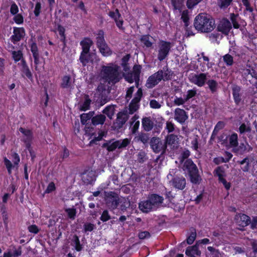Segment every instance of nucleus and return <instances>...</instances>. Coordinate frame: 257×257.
<instances>
[{"instance_id":"nucleus-1","label":"nucleus","mask_w":257,"mask_h":257,"mask_svg":"<svg viewBox=\"0 0 257 257\" xmlns=\"http://www.w3.org/2000/svg\"><path fill=\"white\" fill-rule=\"evenodd\" d=\"M193 25L195 29L200 33H209L215 28L214 19L206 13H200L196 16Z\"/></svg>"},{"instance_id":"nucleus-2","label":"nucleus","mask_w":257,"mask_h":257,"mask_svg":"<svg viewBox=\"0 0 257 257\" xmlns=\"http://www.w3.org/2000/svg\"><path fill=\"white\" fill-rule=\"evenodd\" d=\"M174 75V72L169 68L167 65L164 66L162 69L159 70L156 73L150 76L147 80L146 86L149 89L153 88L162 80L167 81L171 80Z\"/></svg>"},{"instance_id":"nucleus-3","label":"nucleus","mask_w":257,"mask_h":257,"mask_svg":"<svg viewBox=\"0 0 257 257\" xmlns=\"http://www.w3.org/2000/svg\"><path fill=\"white\" fill-rule=\"evenodd\" d=\"M102 74L103 78L109 84H115L122 78L117 65L103 66Z\"/></svg>"},{"instance_id":"nucleus-4","label":"nucleus","mask_w":257,"mask_h":257,"mask_svg":"<svg viewBox=\"0 0 257 257\" xmlns=\"http://www.w3.org/2000/svg\"><path fill=\"white\" fill-rule=\"evenodd\" d=\"M96 39V46L101 54L104 56L111 55L112 51L105 41L104 33L102 30H98Z\"/></svg>"},{"instance_id":"nucleus-5","label":"nucleus","mask_w":257,"mask_h":257,"mask_svg":"<svg viewBox=\"0 0 257 257\" xmlns=\"http://www.w3.org/2000/svg\"><path fill=\"white\" fill-rule=\"evenodd\" d=\"M172 45L169 41L160 40L157 58L160 61H163L169 54Z\"/></svg>"},{"instance_id":"nucleus-6","label":"nucleus","mask_w":257,"mask_h":257,"mask_svg":"<svg viewBox=\"0 0 257 257\" xmlns=\"http://www.w3.org/2000/svg\"><path fill=\"white\" fill-rule=\"evenodd\" d=\"M214 176L218 177V182L221 183L226 190H229L231 187V183L227 182L224 178L225 172L222 166H218L213 171Z\"/></svg>"},{"instance_id":"nucleus-7","label":"nucleus","mask_w":257,"mask_h":257,"mask_svg":"<svg viewBox=\"0 0 257 257\" xmlns=\"http://www.w3.org/2000/svg\"><path fill=\"white\" fill-rule=\"evenodd\" d=\"M150 145L153 151L156 153L162 152L164 153L166 152L167 147L164 143L159 138L153 137L150 142Z\"/></svg>"},{"instance_id":"nucleus-8","label":"nucleus","mask_w":257,"mask_h":257,"mask_svg":"<svg viewBox=\"0 0 257 257\" xmlns=\"http://www.w3.org/2000/svg\"><path fill=\"white\" fill-rule=\"evenodd\" d=\"M119 201V198L114 192L110 191L105 194V202L110 208L116 209L118 206Z\"/></svg>"},{"instance_id":"nucleus-9","label":"nucleus","mask_w":257,"mask_h":257,"mask_svg":"<svg viewBox=\"0 0 257 257\" xmlns=\"http://www.w3.org/2000/svg\"><path fill=\"white\" fill-rule=\"evenodd\" d=\"M25 35L26 31L23 27H14L13 28V34L11 36L10 40L15 45L23 39Z\"/></svg>"},{"instance_id":"nucleus-10","label":"nucleus","mask_w":257,"mask_h":257,"mask_svg":"<svg viewBox=\"0 0 257 257\" xmlns=\"http://www.w3.org/2000/svg\"><path fill=\"white\" fill-rule=\"evenodd\" d=\"M19 131L26 137L23 140V142L25 144L26 149L28 151L33 149L31 146L33 139L32 131L31 130L26 129L22 127L19 128Z\"/></svg>"},{"instance_id":"nucleus-11","label":"nucleus","mask_w":257,"mask_h":257,"mask_svg":"<svg viewBox=\"0 0 257 257\" xmlns=\"http://www.w3.org/2000/svg\"><path fill=\"white\" fill-rule=\"evenodd\" d=\"M29 45L34 58V63L35 65V69L37 70L38 65L40 63L38 47L36 42L33 38H31L30 40Z\"/></svg>"},{"instance_id":"nucleus-12","label":"nucleus","mask_w":257,"mask_h":257,"mask_svg":"<svg viewBox=\"0 0 257 257\" xmlns=\"http://www.w3.org/2000/svg\"><path fill=\"white\" fill-rule=\"evenodd\" d=\"M231 28V23L227 19L224 18L219 21L217 27V30L225 35H227Z\"/></svg>"},{"instance_id":"nucleus-13","label":"nucleus","mask_w":257,"mask_h":257,"mask_svg":"<svg viewBox=\"0 0 257 257\" xmlns=\"http://www.w3.org/2000/svg\"><path fill=\"white\" fill-rule=\"evenodd\" d=\"M108 15L114 21L116 26L119 30L122 31L124 30L125 29L123 27L124 21L119 10L117 9H116L115 11L109 12Z\"/></svg>"},{"instance_id":"nucleus-14","label":"nucleus","mask_w":257,"mask_h":257,"mask_svg":"<svg viewBox=\"0 0 257 257\" xmlns=\"http://www.w3.org/2000/svg\"><path fill=\"white\" fill-rule=\"evenodd\" d=\"M234 220L236 224L242 227H246L250 223V218L243 213H237Z\"/></svg>"},{"instance_id":"nucleus-15","label":"nucleus","mask_w":257,"mask_h":257,"mask_svg":"<svg viewBox=\"0 0 257 257\" xmlns=\"http://www.w3.org/2000/svg\"><path fill=\"white\" fill-rule=\"evenodd\" d=\"M188 118L187 113L183 109L177 107L174 111V119L181 124L185 123Z\"/></svg>"},{"instance_id":"nucleus-16","label":"nucleus","mask_w":257,"mask_h":257,"mask_svg":"<svg viewBox=\"0 0 257 257\" xmlns=\"http://www.w3.org/2000/svg\"><path fill=\"white\" fill-rule=\"evenodd\" d=\"M128 119V116L125 112L120 111L117 114L115 122L113 123V126L115 129L119 130L125 124Z\"/></svg>"},{"instance_id":"nucleus-17","label":"nucleus","mask_w":257,"mask_h":257,"mask_svg":"<svg viewBox=\"0 0 257 257\" xmlns=\"http://www.w3.org/2000/svg\"><path fill=\"white\" fill-rule=\"evenodd\" d=\"M22 68L21 69V76L24 78H27L32 81L33 80V74L30 69L25 59H23L21 61Z\"/></svg>"},{"instance_id":"nucleus-18","label":"nucleus","mask_w":257,"mask_h":257,"mask_svg":"<svg viewBox=\"0 0 257 257\" xmlns=\"http://www.w3.org/2000/svg\"><path fill=\"white\" fill-rule=\"evenodd\" d=\"M171 182L173 187L179 190H183L186 185V181L185 178L183 176H175L174 177Z\"/></svg>"},{"instance_id":"nucleus-19","label":"nucleus","mask_w":257,"mask_h":257,"mask_svg":"<svg viewBox=\"0 0 257 257\" xmlns=\"http://www.w3.org/2000/svg\"><path fill=\"white\" fill-rule=\"evenodd\" d=\"M147 198L149 199L155 209L159 207L163 203L164 200L163 196L156 193L149 194Z\"/></svg>"},{"instance_id":"nucleus-20","label":"nucleus","mask_w":257,"mask_h":257,"mask_svg":"<svg viewBox=\"0 0 257 257\" xmlns=\"http://www.w3.org/2000/svg\"><path fill=\"white\" fill-rule=\"evenodd\" d=\"M181 19L184 23V26L188 36H194L195 33L191 30V27H189V17L187 10H184L181 14Z\"/></svg>"},{"instance_id":"nucleus-21","label":"nucleus","mask_w":257,"mask_h":257,"mask_svg":"<svg viewBox=\"0 0 257 257\" xmlns=\"http://www.w3.org/2000/svg\"><path fill=\"white\" fill-rule=\"evenodd\" d=\"M206 79V74L201 73L193 76L191 82L199 87H202L205 84Z\"/></svg>"},{"instance_id":"nucleus-22","label":"nucleus","mask_w":257,"mask_h":257,"mask_svg":"<svg viewBox=\"0 0 257 257\" xmlns=\"http://www.w3.org/2000/svg\"><path fill=\"white\" fill-rule=\"evenodd\" d=\"M134 140L138 143H142L145 146H147L150 144V142L149 134L142 132H140L135 136Z\"/></svg>"},{"instance_id":"nucleus-23","label":"nucleus","mask_w":257,"mask_h":257,"mask_svg":"<svg viewBox=\"0 0 257 257\" xmlns=\"http://www.w3.org/2000/svg\"><path fill=\"white\" fill-rule=\"evenodd\" d=\"M236 147L234 152L239 155H243L252 150V148L246 142L245 143H240L239 145H238Z\"/></svg>"},{"instance_id":"nucleus-24","label":"nucleus","mask_w":257,"mask_h":257,"mask_svg":"<svg viewBox=\"0 0 257 257\" xmlns=\"http://www.w3.org/2000/svg\"><path fill=\"white\" fill-rule=\"evenodd\" d=\"M139 208L144 213H148L155 209V208L148 198L146 200L141 201L139 203Z\"/></svg>"},{"instance_id":"nucleus-25","label":"nucleus","mask_w":257,"mask_h":257,"mask_svg":"<svg viewBox=\"0 0 257 257\" xmlns=\"http://www.w3.org/2000/svg\"><path fill=\"white\" fill-rule=\"evenodd\" d=\"M241 87L237 85H233L232 88V93L234 101L236 105H238L241 100L240 93Z\"/></svg>"},{"instance_id":"nucleus-26","label":"nucleus","mask_w":257,"mask_h":257,"mask_svg":"<svg viewBox=\"0 0 257 257\" xmlns=\"http://www.w3.org/2000/svg\"><path fill=\"white\" fill-rule=\"evenodd\" d=\"M93 43L92 40L88 37L84 38L80 42V45L82 47L81 52L84 53H88L90 51V49Z\"/></svg>"},{"instance_id":"nucleus-27","label":"nucleus","mask_w":257,"mask_h":257,"mask_svg":"<svg viewBox=\"0 0 257 257\" xmlns=\"http://www.w3.org/2000/svg\"><path fill=\"white\" fill-rule=\"evenodd\" d=\"M185 254L190 257H196L195 255L200 256L201 252L199 249L198 246L197 244H195L193 246L187 247L185 251Z\"/></svg>"},{"instance_id":"nucleus-28","label":"nucleus","mask_w":257,"mask_h":257,"mask_svg":"<svg viewBox=\"0 0 257 257\" xmlns=\"http://www.w3.org/2000/svg\"><path fill=\"white\" fill-rule=\"evenodd\" d=\"M142 126L146 132L151 131L154 127V122L150 116L144 117L142 119Z\"/></svg>"},{"instance_id":"nucleus-29","label":"nucleus","mask_w":257,"mask_h":257,"mask_svg":"<svg viewBox=\"0 0 257 257\" xmlns=\"http://www.w3.org/2000/svg\"><path fill=\"white\" fill-rule=\"evenodd\" d=\"M184 167L187 170L188 175L198 170L197 166L191 159H187L184 163Z\"/></svg>"},{"instance_id":"nucleus-30","label":"nucleus","mask_w":257,"mask_h":257,"mask_svg":"<svg viewBox=\"0 0 257 257\" xmlns=\"http://www.w3.org/2000/svg\"><path fill=\"white\" fill-rule=\"evenodd\" d=\"M178 136L174 134L168 135L164 140V143L167 146H173L174 147L178 143Z\"/></svg>"},{"instance_id":"nucleus-31","label":"nucleus","mask_w":257,"mask_h":257,"mask_svg":"<svg viewBox=\"0 0 257 257\" xmlns=\"http://www.w3.org/2000/svg\"><path fill=\"white\" fill-rule=\"evenodd\" d=\"M251 161L248 157H246L241 161H238L237 163L241 165V169L244 172L249 171L250 167V163Z\"/></svg>"},{"instance_id":"nucleus-32","label":"nucleus","mask_w":257,"mask_h":257,"mask_svg":"<svg viewBox=\"0 0 257 257\" xmlns=\"http://www.w3.org/2000/svg\"><path fill=\"white\" fill-rule=\"evenodd\" d=\"M60 86L63 89L72 88V83L71 82V77L70 75H64L62 78V82L60 84Z\"/></svg>"},{"instance_id":"nucleus-33","label":"nucleus","mask_w":257,"mask_h":257,"mask_svg":"<svg viewBox=\"0 0 257 257\" xmlns=\"http://www.w3.org/2000/svg\"><path fill=\"white\" fill-rule=\"evenodd\" d=\"M111 141H108L102 145V148H105L108 152H112L116 148H118V141H115L111 143Z\"/></svg>"},{"instance_id":"nucleus-34","label":"nucleus","mask_w":257,"mask_h":257,"mask_svg":"<svg viewBox=\"0 0 257 257\" xmlns=\"http://www.w3.org/2000/svg\"><path fill=\"white\" fill-rule=\"evenodd\" d=\"M106 120V116L104 114H97L91 118V123L96 126L99 124H103Z\"/></svg>"},{"instance_id":"nucleus-35","label":"nucleus","mask_w":257,"mask_h":257,"mask_svg":"<svg viewBox=\"0 0 257 257\" xmlns=\"http://www.w3.org/2000/svg\"><path fill=\"white\" fill-rule=\"evenodd\" d=\"M139 116L137 114H135L131 118V124L133 125L131 127V132L133 135L136 134L138 132L140 126V121L137 120Z\"/></svg>"},{"instance_id":"nucleus-36","label":"nucleus","mask_w":257,"mask_h":257,"mask_svg":"<svg viewBox=\"0 0 257 257\" xmlns=\"http://www.w3.org/2000/svg\"><path fill=\"white\" fill-rule=\"evenodd\" d=\"M94 114V111H90L87 113H83L80 115V121L81 123L83 125H86V129H88L89 127H87V121L90 119L91 120L92 117H93V115Z\"/></svg>"},{"instance_id":"nucleus-37","label":"nucleus","mask_w":257,"mask_h":257,"mask_svg":"<svg viewBox=\"0 0 257 257\" xmlns=\"http://www.w3.org/2000/svg\"><path fill=\"white\" fill-rule=\"evenodd\" d=\"M91 54L89 52L88 53L81 52L79 60L83 66H85L89 62H93V60L91 59Z\"/></svg>"},{"instance_id":"nucleus-38","label":"nucleus","mask_w":257,"mask_h":257,"mask_svg":"<svg viewBox=\"0 0 257 257\" xmlns=\"http://www.w3.org/2000/svg\"><path fill=\"white\" fill-rule=\"evenodd\" d=\"M60 36V40L63 44L64 47L66 45V37L65 34V29L61 25H58L57 28Z\"/></svg>"},{"instance_id":"nucleus-39","label":"nucleus","mask_w":257,"mask_h":257,"mask_svg":"<svg viewBox=\"0 0 257 257\" xmlns=\"http://www.w3.org/2000/svg\"><path fill=\"white\" fill-rule=\"evenodd\" d=\"M91 100L90 99L88 95H86L84 97V102L80 105L79 110L82 111H85L90 109Z\"/></svg>"},{"instance_id":"nucleus-40","label":"nucleus","mask_w":257,"mask_h":257,"mask_svg":"<svg viewBox=\"0 0 257 257\" xmlns=\"http://www.w3.org/2000/svg\"><path fill=\"white\" fill-rule=\"evenodd\" d=\"M190 182L194 184H199L202 180L198 170L189 175Z\"/></svg>"},{"instance_id":"nucleus-41","label":"nucleus","mask_w":257,"mask_h":257,"mask_svg":"<svg viewBox=\"0 0 257 257\" xmlns=\"http://www.w3.org/2000/svg\"><path fill=\"white\" fill-rule=\"evenodd\" d=\"M208 87L212 93H214L217 91L218 88V83L214 79H209L206 82Z\"/></svg>"},{"instance_id":"nucleus-42","label":"nucleus","mask_w":257,"mask_h":257,"mask_svg":"<svg viewBox=\"0 0 257 257\" xmlns=\"http://www.w3.org/2000/svg\"><path fill=\"white\" fill-rule=\"evenodd\" d=\"M114 107L113 105H108L103 110L102 112L106 114L109 119H112L114 114Z\"/></svg>"},{"instance_id":"nucleus-43","label":"nucleus","mask_w":257,"mask_h":257,"mask_svg":"<svg viewBox=\"0 0 257 257\" xmlns=\"http://www.w3.org/2000/svg\"><path fill=\"white\" fill-rule=\"evenodd\" d=\"M190 230V235L187 237L186 239V242L189 245L192 244L194 242L196 237V229L192 227Z\"/></svg>"},{"instance_id":"nucleus-44","label":"nucleus","mask_w":257,"mask_h":257,"mask_svg":"<svg viewBox=\"0 0 257 257\" xmlns=\"http://www.w3.org/2000/svg\"><path fill=\"white\" fill-rule=\"evenodd\" d=\"M171 4L174 10L181 11L182 9L184 0H171Z\"/></svg>"},{"instance_id":"nucleus-45","label":"nucleus","mask_w":257,"mask_h":257,"mask_svg":"<svg viewBox=\"0 0 257 257\" xmlns=\"http://www.w3.org/2000/svg\"><path fill=\"white\" fill-rule=\"evenodd\" d=\"M140 41L147 48H151L153 45V43L150 40L149 35H144L142 36L140 38Z\"/></svg>"},{"instance_id":"nucleus-46","label":"nucleus","mask_w":257,"mask_h":257,"mask_svg":"<svg viewBox=\"0 0 257 257\" xmlns=\"http://www.w3.org/2000/svg\"><path fill=\"white\" fill-rule=\"evenodd\" d=\"M229 142L231 147H236L238 146V136L236 133H233L229 138Z\"/></svg>"},{"instance_id":"nucleus-47","label":"nucleus","mask_w":257,"mask_h":257,"mask_svg":"<svg viewBox=\"0 0 257 257\" xmlns=\"http://www.w3.org/2000/svg\"><path fill=\"white\" fill-rule=\"evenodd\" d=\"M118 206H119L120 210L121 211H125L126 208L130 207V202L124 198L121 199H119Z\"/></svg>"},{"instance_id":"nucleus-48","label":"nucleus","mask_w":257,"mask_h":257,"mask_svg":"<svg viewBox=\"0 0 257 257\" xmlns=\"http://www.w3.org/2000/svg\"><path fill=\"white\" fill-rule=\"evenodd\" d=\"M238 16L237 14H235L234 13H231L230 15V19L232 24L233 27L234 29H238L240 27V25L238 24L237 21V18Z\"/></svg>"},{"instance_id":"nucleus-49","label":"nucleus","mask_w":257,"mask_h":257,"mask_svg":"<svg viewBox=\"0 0 257 257\" xmlns=\"http://www.w3.org/2000/svg\"><path fill=\"white\" fill-rule=\"evenodd\" d=\"M75 244V249L77 251H80L82 249V245L80 243L79 237L75 234L72 240Z\"/></svg>"},{"instance_id":"nucleus-50","label":"nucleus","mask_w":257,"mask_h":257,"mask_svg":"<svg viewBox=\"0 0 257 257\" xmlns=\"http://www.w3.org/2000/svg\"><path fill=\"white\" fill-rule=\"evenodd\" d=\"M12 54L13 59L16 62H17L21 60H22L23 59V54L21 50L17 51H14L12 52Z\"/></svg>"},{"instance_id":"nucleus-51","label":"nucleus","mask_w":257,"mask_h":257,"mask_svg":"<svg viewBox=\"0 0 257 257\" xmlns=\"http://www.w3.org/2000/svg\"><path fill=\"white\" fill-rule=\"evenodd\" d=\"M232 0H218V5L221 9L227 8L231 4Z\"/></svg>"},{"instance_id":"nucleus-52","label":"nucleus","mask_w":257,"mask_h":257,"mask_svg":"<svg viewBox=\"0 0 257 257\" xmlns=\"http://www.w3.org/2000/svg\"><path fill=\"white\" fill-rule=\"evenodd\" d=\"M223 60L227 66H230L233 64V58L229 54H226L223 56Z\"/></svg>"},{"instance_id":"nucleus-53","label":"nucleus","mask_w":257,"mask_h":257,"mask_svg":"<svg viewBox=\"0 0 257 257\" xmlns=\"http://www.w3.org/2000/svg\"><path fill=\"white\" fill-rule=\"evenodd\" d=\"M69 218L74 219L76 215V210L74 208H68L65 209Z\"/></svg>"},{"instance_id":"nucleus-54","label":"nucleus","mask_w":257,"mask_h":257,"mask_svg":"<svg viewBox=\"0 0 257 257\" xmlns=\"http://www.w3.org/2000/svg\"><path fill=\"white\" fill-rule=\"evenodd\" d=\"M4 162L7 169L8 174L11 175L12 174V170L14 167L15 165H13L11 162L6 157L4 158Z\"/></svg>"},{"instance_id":"nucleus-55","label":"nucleus","mask_w":257,"mask_h":257,"mask_svg":"<svg viewBox=\"0 0 257 257\" xmlns=\"http://www.w3.org/2000/svg\"><path fill=\"white\" fill-rule=\"evenodd\" d=\"M197 94V91L195 89L188 90L186 95L184 97L186 101H188L190 99L195 97Z\"/></svg>"},{"instance_id":"nucleus-56","label":"nucleus","mask_w":257,"mask_h":257,"mask_svg":"<svg viewBox=\"0 0 257 257\" xmlns=\"http://www.w3.org/2000/svg\"><path fill=\"white\" fill-rule=\"evenodd\" d=\"M142 67L140 65H135L133 67V74H134V77H136L138 79V77H140V74L141 72Z\"/></svg>"},{"instance_id":"nucleus-57","label":"nucleus","mask_w":257,"mask_h":257,"mask_svg":"<svg viewBox=\"0 0 257 257\" xmlns=\"http://www.w3.org/2000/svg\"><path fill=\"white\" fill-rule=\"evenodd\" d=\"M95 226L94 224L87 222L83 225V231L84 232H91L94 230Z\"/></svg>"},{"instance_id":"nucleus-58","label":"nucleus","mask_w":257,"mask_h":257,"mask_svg":"<svg viewBox=\"0 0 257 257\" xmlns=\"http://www.w3.org/2000/svg\"><path fill=\"white\" fill-rule=\"evenodd\" d=\"M147 157L145 152H140L138 154V161L140 163H143L147 160Z\"/></svg>"},{"instance_id":"nucleus-59","label":"nucleus","mask_w":257,"mask_h":257,"mask_svg":"<svg viewBox=\"0 0 257 257\" xmlns=\"http://www.w3.org/2000/svg\"><path fill=\"white\" fill-rule=\"evenodd\" d=\"M42 6L40 2H37L35 5L34 13L36 17L40 16L41 12Z\"/></svg>"},{"instance_id":"nucleus-60","label":"nucleus","mask_w":257,"mask_h":257,"mask_svg":"<svg viewBox=\"0 0 257 257\" xmlns=\"http://www.w3.org/2000/svg\"><path fill=\"white\" fill-rule=\"evenodd\" d=\"M123 77L125 80L130 83H133L134 81L135 77L132 73H123Z\"/></svg>"},{"instance_id":"nucleus-61","label":"nucleus","mask_w":257,"mask_h":257,"mask_svg":"<svg viewBox=\"0 0 257 257\" xmlns=\"http://www.w3.org/2000/svg\"><path fill=\"white\" fill-rule=\"evenodd\" d=\"M111 218L108 211L107 210H104L100 217V219L103 222H106Z\"/></svg>"},{"instance_id":"nucleus-62","label":"nucleus","mask_w":257,"mask_h":257,"mask_svg":"<svg viewBox=\"0 0 257 257\" xmlns=\"http://www.w3.org/2000/svg\"><path fill=\"white\" fill-rule=\"evenodd\" d=\"M14 22L18 25H21L24 23V17L21 14L15 15L13 18Z\"/></svg>"},{"instance_id":"nucleus-63","label":"nucleus","mask_w":257,"mask_h":257,"mask_svg":"<svg viewBox=\"0 0 257 257\" xmlns=\"http://www.w3.org/2000/svg\"><path fill=\"white\" fill-rule=\"evenodd\" d=\"M251 128L250 126H247L245 123H242L239 127V132L240 134H243L246 132H250Z\"/></svg>"},{"instance_id":"nucleus-64","label":"nucleus","mask_w":257,"mask_h":257,"mask_svg":"<svg viewBox=\"0 0 257 257\" xmlns=\"http://www.w3.org/2000/svg\"><path fill=\"white\" fill-rule=\"evenodd\" d=\"M118 149H121V148H125V147H127L130 143V141L127 138L124 139L122 140V141H120V140H118Z\"/></svg>"}]
</instances>
